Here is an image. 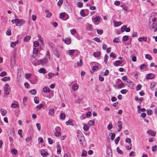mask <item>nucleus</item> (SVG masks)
I'll list each match as a JSON object with an SVG mask.
<instances>
[{"instance_id": "obj_1", "label": "nucleus", "mask_w": 157, "mask_h": 157, "mask_svg": "<svg viewBox=\"0 0 157 157\" xmlns=\"http://www.w3.org/2000/svg\"><path fill=\"white\" fill-rule=\"evenodd\" d=\"M77 134V137L80 143L82 144V141H84L85 139L84 136L81 132H78Z\"/></svg>"}, {"instance_id": "obj_2", "label": "nucleus", "mask_w": 157, "mask_h": 157, "mask_svg": "<svg viewBox=\"0 0 157 157\" xmlns=\"http://www.w3.org/2000/svg\"><path fill=\"white\" fill-rule=\"evenodd\" d=\"M11 22L13 23H17V24H24L25 23V21L22 19H15L12 20Z\"/></svg>"}, {"instance_id": "obj_3", "label": "nucleus", "mask_w": 157, "mask_h": 157, "mask_svg": "<svg viewBox=\"0 0 157 157\" xmlns=\"http://www.w3.org/2000/svg\"><path fill=\"white\" fill-rule=\"evenodd\" d=\"M149 27L151 30L156 32L157 30V23H153L152 24L149 25Z\"/></svg>"}, {"instance_id": "obj_4", "label": "nucleus", "mask_w": 157, "mask_h": 157, "mask_svg": "<svg viewBox=\"0 0 157 157\" xmlns=\"http://www.w3.org/2000/svg\"><path fill=\"white\" fill-rule=\"evenodd\" d=\"M4 90L5 94L7 95H9L10 91V87L8 84H5L4 87Z\"/></svg>"}, {"instance_id": "obj_5", "label": "nucleus", "mask_w": 157, "mask_h": 157, "mask_svg": "<svg viewBox=\"0 0 157 157\" xmlns=\"http://www.w3.org/2000/svg\"><path fill=\"white\" fill-rule=\"evenodd\" d=\"M56 132H55V136H60L61 135L60 132L61 129L60 127H57L55 129Z\"/></svg>"}, {"instance_id": "obj_6", "label": "nucleus", "mask_w": 157, "mask_h": 157, "mask_svg": "<svg viewBox=\"0 0 157 157\" xmlns=\"http://www.w3.org/2000/svg\"><path fill=\"white\" fill-rule=\"evenodd\" d=\"M53 52L54 54L58 58H59L60 54L59 52L56 47H54L53 48Z\"/></svg>"}, {"instance_id": "obj_7", "label": "nucleus", "mask_w": 157, "mask_h": 157, "mask_svg": "<svg viewBox=\"0 0 157 157\" xmlns=\"http://www.w3.org/2000/svg\"><path fill=\"white\" fill-rule=\"evenodd\" d=\"M36 57V56L33 55L31 57L32 62L34 64H36L37 62V60Z\"/></svg>"}, {"instance_id": "obj_8", "label": "nucleus", "mask_w": 157, "mask_h": 157, "mask_svg": "<svg viewBox=\"0 0 157 157\" xmlns=\"http://www.w3.org/2000/svg\"><path fill=\"white\" fill-rule=\"evenodd\" d=\"M118 132H119L122 128V123L121 121H118Z\"/></svg>"}, {"instance_id": "obj_9", "label": "nucleus", "mask_w": 157, "mask_h": 157, "mask_svg": "<svg viewBox=\"0 0 157 157\" xmlns=\"http://www.w3.org/2000/svg\"><path fill=\"white\" fill-rule=\"evenodd\" d=\"M147 133L152 136H155L156 134V132H155L154 131L152 130L147 131Z\"/></svg>"}, {"instance_id": "obj_10", "label": "nucleus", "mask_w": 157, "mask_h": 157, "mask_svg": "<svg viewBox=\"0 0 157 157\" xmlns=\"http://www.w3.org/2000/svg\"><path fill=\"white\" fill-rule=\"evenodd\" d=\"M155 76L153 74H149L146 76V78L148 79H151L153 78Z\"/></svg>"}, {"instance_id": "obj_11", "label": "nucleus", "mask_w": 157, "mask_h": 157, "mask_svg": "<svg viewBox=\"0 0 157 157\" xmlns=\"http://www.w3.org/2000/svg\"><path fill=\"white\" fill-rule=\"evenodd\" d=\"M40 153L41 155L44 157L46 156L48 154V152L43 149L40 150Z\"/></svg>"}, {"instance_id": "obj_12", "label": "nucleus", "mask_w": 157, "mask_h": 157, "mask_svg": "<svg viewBox=\"0 0 157 157\" xmlns=\"http://www.w3.org/2000/svg\"><path fill=\"white\" fill-rule=\"evenodd\" d=\"M86 29L90 31H92L93 29V26L91 24H89L86 26Z\"/></svg>"}, {"instance_id": "obj_13", "label": "nucleus", "mask_w": 157, "mask_h": 157, "mask_svg": "<svg viewBox=\"0 0 157 157\" xmlns=\"http://www.w3.org/2000/svg\"><path fill=\"white\" fill-rule=\"evenodd\" d=\"M72 89L73 91H75L78 89V86L77 84H75L73 85Z\"/></svg>"}, {"instance_id": "obj_14", "label": "nucleus", "mask_w": 157, "mask_h": 157, "mask_svg": "<svg viewBox=\"0 0 157 157\" xmlns=\"http://www.w3.org/2000/svg\"><path fill=\"white\" fill-rule=\"evenodd\" d=\"M147 40V38L145 36L140 37L138 39V41L140 42H141L143 41H146Z\"/></svg>"}, {"instance_id": "obj_15", "label": "nucleus", "mask_w": 157, "mask_h": 157, "mask_svg": "<svg viewBox=\"0 0 157 157\" xmlns=\"http://www.w3.org/2000/svg\"><path fill=\"white\" fill-rule=\"evenodd\" d=\"M122 63V60H117L115 61V63H114V65L115 66H117Z\"/></svg>"}, {"instance_id": "obj_16", "label": "nucleus", "mask_w": 157, "mask_h": 157, "mask_svg": "<svg viewBox=\"0 0 157 157\" xmlns=\"http://www.w3.org/2000/svg\"><path fill=\"white\" fill-rule=\"evenodd\" d=\"M57 153L58 154H59L61 153V149L60 146L59 144H58L57 145Z\"/></svg>"}, {"instance_id": "obj_17", "label": "nucleus", "mask_w": 157, "mask_h": 157, "mask_svg": "<svg viewBox=\"0 0 157 157\" xmlns=\"http://www.w3.org/2000/svg\"><path fill=\"white\" fill-rule=\"evenodd\" d=\"M73 121L71 120H69L66 122V124L67 125H71V126H74V124L72 122Z\"/></svg>"}, {"instance_id": "obj_18", "label": "nucleus", "mask_w": 157, "mask_h": 157, "mask_svg": "<svg viewBox=\"0 0 157 157\" xmlns=\"http://www.w3.org/2000/svg\"><path fill=\"white\" fill-rule=\"evenodd\" d=\"M50 89L47 87H45L43 88V91L44 92L46 93H48L50 92Z\"/></svg>"}, {"instance_id": "obj_19", "label": "nucleus", "mask_w": 157, "mask_h": 157, "mask_svg": "<svg viewBox=\"0 0 157 157\" xmlns=\"http://www.w3.org/2000/svg\"><path fill=\"white\" fill-rule=\"evenodd\" d=\"M10 79V78L9 77H5L3 78L2 79V81H9Z\"/></svg>"}, {"instance_id": "obj_20", "label": "nucleus", "mask_w": 157, "mask_h": 157, "mask_svg": "<svg viewBox=\"0 0 157 157\" xmlns=\"http://www.w3.org/2000/svg\"><path fill=\"white\" fill-rule=\"evenodd\" d=\"M38 71L40 73H43L44 74L46 73V71L45 70L44 68H41L39 69Z\"/></svg>"}, {"instance_id": "obj_21", "label": "nucleus", "mask_w": 157, "mask_h": 157, "mask_svg": "<svg viewBox=\"0 0 157 157\" xmlns=\"http://www.w3.org/2000/svg\"><path fill=\"white\" fill-rule=\"evenodd\" d=\"M43 64L46 63L48 62V60L46 59H43L40 60Z\"/></svg>"}, {"instance_id": "obj_22", "label": "nucleus", "mask_w": 157, "mask_h": 157, "mask_svg": "<svg viewBox=\"0 0 157 157\" xmlns=\"http://www.w3.org/2000/svg\"><path fill=\"white\" fill-rule=\"evenodd\" d=\"M65 43L67 44H70L71 43V39L69 38H66L65 40Z\"/></svg>"}, {"instance_id": "obj_23", "label": "nucleus", "mask_w": 157, "mask_h": 157, "mask_svg": "<svg viewBox=\"0 0 157 157\" xmlns=\"http://www.w3.org/2000/svg\"><path fill=\"white\" fill-rule=\"evenodd\" d=\"M39 51V49L37 48H34L33 49V54H34L36 55L37 54Z\"/></svg>"}, {"instance_id": "obj_24", "label": "nucleus", "mask_w": 157, "mask_h": 157, "mask_svg": "<svg viewBox=\"0 0 157 157\" xmlns=\"http://www.w3.org/2000/svg\"><path fill=\"white\" fill-rule=\"evenodd\" d=\"M83 128L85 131H87L89 129V127L87 125L85 124L83 126Z\"/></svg>"}, {"instance_id": "obj_25", "label": "nucleus", "mask_w": 157, "mask_h": 157, "mask_svg": "<svg viewBox=\"0 0 157 157\" xmlns=\"http://www.w3.org/2000/svg\"><path fill=\"white\" fill-rule=\"evenodd\" d=\"M101 55L100 52H94L93 53L94 56L95 57H97Z\"/></svg>"}, {"instance_id": "obj_26", "label": "nucleus", "mask_w": 157, "mask_h": 157, "mask_svg": "<svg viewBox=\"0 0 157 157\" xmlns=\"http://www.w3.org/2000/svg\"><path fill=\"white\" fill-rule=\"evenodd\" d=\"M31 38V36H28L25 37L24 39V41L25 42L27 41L28 40H29Z\"/></svg>"}, {"instance_id": "obj_27", "label": "nucleus", "mask_w": 157, "mask_h": 157, "mask_svg": "<svg viewBox=\"0 0 157 157\" xmlns=\"http://www.w3.org/2000/svg\"><path fill=\"white\" fill-rule=\"evenodd\" d=\"M54 113V109H51L49 110L48 114L51 115L52 116H53Z\"/></svg>"}, {"instance_id": "obj_28", "label": "nucleus", "mask_w": 157, "mask_h": 157, "mask_svg": "<svg viewBox=\"0 0 157 157\" xmlns=\"http://www.w3.org/2000/svg\"><path fill=\"white\" fill-rule=\"evenodd\" d=\"M34 102L36 104H38L39 102V98L37 97H35L34 98Z\"/></svg>"}, {"instance_id": "obj_29", "label": "nucleus", "mask_w": 157, "mask_h": 157, "mask_svg": "<svg viewBox=\"0 0 157 157\" xmlns=\"http://www.w3.org/2000/svg\"><path fill=\"white\" fill-rule=\"evenodd\" d=\"M108 58H109V57H108V56L106 54H105V56H104V61L105 63H107V61L108 60Z\"/></svg>"}, {"instance_id": "obj_30", "label": "nucleus", "mask_w": 157, "mask_h": 157, "mask_svg": "<svg viewBox=\"0 0 157 157\" xmlns=\"http://www.w3.org/2000/svg\"><path fill=\"white\" fill-rule=\"evenodd\" d=\"M117 152L121 154L122 155L123 154V151L121 150H120L119 147H117Z\"/></svg>"}, {"instance_id": "obj_31", "label": "nucleus", "mask_w": 157, "mask_h": 157, "mask_svg": "<svg viewBox=\"0 0 157 157\" xmlns=\"http://www.w3.org/2000/svg\"><path fill=\"white\" fill-rule=\"evenodd\" d=\"M43 105L42 104H40L38 105H37L36 107V108L37 109H38V110L42 108V107H43Z\"/></svg>"}, {"instance_id": "obj_32", "label": "nucleus", "mask_w": 157, "mask_h": 157, "mask_svg": "<svg viewBox=\"0 0 157 157\" xmlns=\"http://www.w3.org/2000/svg\"><path fill=\"white\" fill-rule=\"evenodd\" d=\"M100 20V17L98 16L95 17L94 18V20L96 22H99V21Z\"/></svg>"}, {"instance_id": "obj_33", "label": "nucleus", "mask_w": 157, "mask_h": 157, "mask_svg": "<svg viewBox=\"0 0 157 157\" xmlns=\"http://www.w3.org/2000/svg\"><path fill=\"white\" fill-rule=\"evenodd\" d=\"M94 120H90L89 121L88 124L90 126H93L94 124Z\"/></svg>"}, {"instance_id": "obj_34", "label": "nucleus", "mask_w": 157, "mask_h": 157, "mask_svg": "<svg viewBox=\"0 0 157 157\" xmlns=\"http://www.w3.org/2000/svg\"><path fill=\"white\" fill-rule=\"evenodd\" d=\"M19 105L13 103L11 105V107L13 108L18 107Z\"/></svg>"}, {"instance_id": "obj_35", "label": "nucleus", "mask_w": 157, "mask_h": 157, "mask_svg": "<svg viewBox=\"0 0 157 157\" xmlns=\"http://www.w3.org/2000/svg\"><path fill=\"white\" fill-rule=\"evenodd\" d=\"M129 38L128 36H124L123 37L122 40L124 41H127Z\"/></svg>"}, {"instance_id": "obj_36", "label": "nucleus", "mask_w": 157, "mask_h": 157, "mask_svg": "<svg viewBox=\"0 0 157 157\" xmlns=\"http://www.w3.org/2000/svg\"><path fill=\"white\" fill-rule=\"evenodd\" d=\"M80 14L82 17H84L85 16V14L83 10H82L80 11Z\"/></svg>"}, {"instance_id": "obj_37", "label": "nucleus", "mask_w": 157, "mask_h": 157, "mask_svg": "<svg viewBox=\"0 0 157 157\" xmlns=\"http://www.w3.org/2000/svg\"><path fill=\"white\" fill-rule=\"evenodd\" d=\"M110 134H111V139L112 140H113L115 138V134L114 133H110Z\"/></svg>"}, {"instance_id": "obj_38", "label": "nucleus", "mask_w": 157, "mask_h": 157, "mask_svg": "<svg viewBox=\"0 0 157 157\" xmlns=\"http://www.w3.org/2000/svg\"><path fill=\"white\" fill-rule=\"evenodd\" d=\"M18 40H17V41L16 42H12L11 44V45H10V46L12 47H13V48H14V47L16 45V43H17L18 42Z\"/></svg>"}, {"instance_id": "obj_39", "label": "nucleus", "mask_w": 157, "mask_h": 157, "mask_svg": "<svg viewBox=\"0 0 157 157\" xmlns=\"http://www.w3.org/2000/svg\"><path fill=\"white\" fill-rule=\"evenodd\" d=\"M30 93L32 94V95H34L36 93V90L35 89H33L31 90L30 91Z\"/></svg>"}, {"instance_id": "obj_40", "label": "nucleus", "mask_w": 157, "mask_h": 157, "mask_svg": "<svg viewBox=\"0 0 157 157\" xmlns=\"http://www.w3.org/2000/svg\"><path fill=\"white\" fill-rule=\"evenodd\" d=\"M113 42L116 43L121 42V41L119 40V39L118 38H116L114 39L113 40Z\"/></svg>"}, {"instance_id": "obj_41", "label": "nucleus", "mask_w": 157, "mask_h": 157, "mask_svg": "<svg viewBox=\"0 0 157 157\" xmlns=\"http://www.w3.org/2000/svg\"><path fill=\"white\" fill-rule=\"evenodd\" d=\"M54 73H49L48 74V78L50 79L52 78L54 76Z\"/></svg>"}, {"instance_id": "obj_42", "label": "nucleus", "mask_w": 157, "mask_h": 157, "mask_svg": "<svg viewBox=\"0 0 157 157\" xmlns=\"http://www.w3.org/2000/svg\"><path fill=\"white\" fill-rule=\"evenodd\" d=\"M97 33L99 35H101L103 33V30L101 29L97 30Z\"/></svg>"}, {"instance_id": "obj_43", "label": "nucleus", "mask_w": 157, "mask_h": 157, "mask_svg": "<svg viewBox=\"0 0 157 157\" xmlns=\"http://www.w3.org/2000/svg\"><path fill=\"white\" fill-rule=\"evenodd\" d=\"M82 64V60L81 59L79 60V62H78L77 63V65L78 66H81Z\"/></svg>"}, {"instance_id": "obj_44", "label": "nucleus", "mask_w": 157, "mask_h": 157, "mask_svg": "<svg viewBox=\"0 0 157 157\" xmlns=\"http://www.w3.org/2000/svg\"><path fill=\"white\" fill-rule=\"evenodd\" d=\"M121 24V21L115 22L114 23V25L116 26H118L120 25Z\"/></svg>"}, {"instance_id": "obj_45", "label": "nucleus", "mask_w": 157, "mask_h": 157, "mask_svg": "<svg viewBox=\"0 0 157 157\" xmlns=\"http://www.w3.org/2000/svg\"><path fill=\"white\" fill-rule=\"evenodd\" d=\"M65 16V14L64 13H61L59 14V17L60 18H63Z\"/></svg>"}, {"instance_id": "obj_46", "label": "nucleus", "mask_w": 157, "mask_h": 157, "mask_svg": "<svg viewBox=\"0 0 157 157\" xmlns=\"http://www.w3.org/2000/svg\"><path fill=\"white\" fill-rule=\"evenodd\" d=\"M120 137L119 136H118V137H117L115 140H114L115 143L116 144H117L119 142V140H120Z\"/></svg>"}, {"instance_id": "obj_47", "label": "nucleus", "mask_w": 157, "mask_h": 157, "mask_svg": "<svg viewBox=\"0 0 157 157\" xmlns=\"http://www.w3.org/2000/svg\"><path fill=\"white\" fill-rule=\"evenodd\" d=\"M124 84L123 83H122L121 84L118 85L117 88L118 89H121L124 86Z\"/></svg>"}, {"instance_id": "obj_48", "label": "nucleus", "mask_w": 157, "mask_h": 157, "mask_svg": "<svg viewBox=\"0 0 157 157\" xmlns=\"http://www.w3.org/2000/svg\"><path fill=\"white\" fill-rule=\"evenodd\" d=\"M147 112L148 115H151L152 114L153 111L152 110H147Z\"/></svg>"}, {"instance_id": "obj_49", "label": "nucleus", "mask_w": 157, "mask_h": 157, "mask_svg": "<svg viewBox=\"0 0 157 157\" xmlns=\"http://www.w3.org/2000/svg\"><path fill=\"white\" fill-rule=\"evenodd\" d=\"M125 142L129 144H130L131 143V139L130 138H127L125 139Z\"/></svg>"}, {"instance_id": "obj_50", "label": "nucleus", "mask_w": 157, "mask_h": 157, "mask_svg": "<svg viewBox=\"0 0 157 157\" xmlns=\"http://www.w3.org/2000/svg\"><path fill=\"white\" fill-rule=\"evenodd\" d=\"M145 57L149 60H151L152 59V58L151 55L149 54H146L145 55Z\"/></svg>"}, {"instance_id": "obj_51", "label": "nucleus", "mask_w": 157, "mask_h": 157, "mask_svg": "<svg viewBox=\"0 0 157 157\" xmlns=\"http://www.w3.org/2000/svg\"><path fill=\"white\" fill-rule=\"evenodd\" d=\"M39 45V43L38 41H35L33 43V46L36 47Z\"/></svg>"}, {"instance_id": "obj_52", "label": "nucleus", "mask_w": 157, "mask_h": 157, "mask_svg": "<svg viewBox=\"0 0 157 157\" xmlns=\"http://www.w3.org/2000/svg\"><path fill=\"white\" fill-rule=\"evenodd\" d=\"M60 118L62 119H63L65 118V116L64 113H61L60 115Z\"/></svg>"}, {"instance_id": "obj_53", "label": "nucleus", "mask_w": 157, "mask_h": 157, "mask_svg": "<svg viewBox=\"0 0 157 157\" xmlns=\"http://www.w3.org/2000/svg\"><path fill=\"white\" fill-rule=\"evenodd\" d=\"M1 114L3 116H5L6 113V110H4L3 109H2L1 111Z\"/></svg>"}, {"instance_id": "obj_54", "label": "nucleus", "mask_w": 157, "mask_h": 157, "mask_svg": "<svg viewBox=\"0 0 157 157\" xmlns=\"http://www.w3.org/2000/svg\"><path fill=\"white\" fill-rule=\"evenodd\" d=\"M116 55L115 53H114L113 52H111L110 54V57H113L114 58H115L116 57Z\"/></svg>"}, {"instance_id": "obj_55", "label": "nucleus", "mask_w": 157, "mask_h": 157, "mask_svg": "<svg viewBox=\"0 0 157 157\" xmlns=\"http://www.w3.org/2000/svg\"><path fill=\"white\" fill-rule=\"evenodd\" d=\"M87 153V152L85 150H83L82 151V154L81 155V156H85L86 155Z\"/></svg>"}, {"instance_id": "obj_56", "label": "nucleus", "mask_w": 157, "mask_h": 157, "mask_svg": "<svg viewBox=\"0 0 157 157\" xmlns=\"http://www.w3.org/2000/svg\"><path fill=\"white\" fill-rule=\"evenodd\" d=\"M127 92L128 90L126 89L122 90L121 91V93L123 94H125Z\"/></svg>"}, {"instance_id": "obj_57", "label": "nucleus", "mask_w": 157, "mask_h": 157, "mask_svg": "<svg viewBox=\"0 0 157 157\" xmlns=\"http://www.w3.org/2000/svg\"><path fill=\"white\" fill-rule=\"evenodd\" d=\"M36 126L37 127L38 130L39 131L41 129V126L40 124L39 123H37L36 124Z\"/></svg>"}, {"instance_id": "obj_58", "label": "nucleus", "mask_w": 157, "mask_h": 157, "mask_svg": "<svg viewBox=\"0 0 157 157\" xmlns=\"http://www.w3.org/2000/svg\"><path fill=\"white\" fill-rule=\"evenodd\" d=\"M127 27V26L124 25L123 27H122L121 29V31L122 32H123L124 31L126 30V28Z\"/></svg>"}, {"instance_id": "obj_59", "label": "nucleus", "mask_w": 157, "mask_h": 157, "mask_svg": "<svg viewBox=\"0 0 157 157\" xmlns=\"http://www.w3.org/2000/svg\"><path fill=\"white\" fill-rule=\"evenodd\" d=\"M63 0H59V1L57 3L58 6H60L63 3Z\"/></svg>"}, {"instance_id": "obj_60", "label": "nucleus", "mask_w": 157, "mask_h": 157, "mask_svg": "<svg viewBox=\"0 0 157 157\" xmlns=\"http://www.w3.org/2000/svg\"><path fill=\"white\" fill-rule=\"evenodd\" d=\"M46 57L50 59V55L48 50L47 52Z\"/></svg>"}, {"instance_id": "obj_61", "label": "nucleus", "mask_w": 157, "mask_h": 157, "mask_svg": "<svg viewBox=\"0 0 157 157\" xmlns=\"http://www.w3.org/2000/svg\"><path fill=\"white\" fill-rule=\"evenodd\" d=\"M157 147L156 145L154 146H153L152 147V150L153 151H155L157 150Z\"/></svg>"}, {"instance_id": "obj_62", "label": "nucleus", "mask_w": 157, "mask_h": 157, "mask_svg": "<svg viewBox=\"0 0 157 157\" xmlns=\"http://www.w3.org/2000/svg\"><path fill=\"white\" fill-rule=\"evenodd\" d=\"M99 69V67L97 66H95L93 67H92V69L94 71H96Z\"/></svg>"}, {"instance_id": "obj_63", "label": "nucleus", "mask_w": 157, "mask_h": 157, "mask_svg": "<svg viewBox=\"0 0 157 157\" xmlns=\"http://www.w3.org/2000/svg\"><path fill=\"white\" fill-rule=\"evenodd\" d=\"M75 52V51L74 50H71L69 51V54L71 55H73Z\"/></svg>"}, {"instance_id": "obj_64", "label": "nucleus", "mask_w": 157, "mask_h": 157, "mask_svg": "<svg viewBox=\"0 0 157 157\" xmlns=\"http://www.w3.org/2000/svg\"><path fill=\"white\" fill-rule=\"evenodd\" d=\"M113 127L112 124H108V125L107 126V129L108 130H110Z\"/></svg>"}]
</instances>
